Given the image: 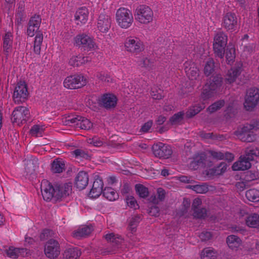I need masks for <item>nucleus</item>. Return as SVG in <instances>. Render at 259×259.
Listing matches in <instances>:
<instances>
[{
    "label": "nucleus",
    "instance_id": "nucleus-22",
    "mask_svg": "<svg viewBox=\"0 0 259 259\" xmlns=\"http://www.w3.org/2000/svg\"><path fill=\"white\" fill-rule=\"evenodd\" d=\"M94 230L93 227L90 226H81L77 230L74 231L73 236L79 239L82 237H85L89 236Z\"/></svg>",
    "mask_w": 259,
    "mask_h": 259
},
{
    "label": "nucleus",
    "instance_id": "nucleus-11",
    "mask_svg": "<svg viewBox=\"0 0 259 259\" xmlns=\"http://www.w3.org/2000/svg\"><path fill=\"white\" fill-rule=\"evenodd\" d=\"M45 253L50 259L56 258L60 253V247L58 242L53 239L49 240L45 245Z\"/></svg>",
    "mask_w": 259,
    "mask_h": 259
},
{
    "label": "nucleus",
    "instance_id": "nucleus-33",
    "mask_svg": "<svg viewBox=\"0 0 259 259\" xmlns=\"http://www.w3.org/2000/svg\"><path fill=\"white\" fill-rule=\"evenodd\" d=\"M102 195L109 201H114L118 198V194L111 187L105 188L103 190Z\"/></svg>",
    "mask_w": 259,
    "mask_h": 259
},
{
    "label": "nucleus",
    "instance_id": "nucleus-48",
    "mask_svg": "<svg viewBox=\"0 0 259 259\" xmlns=\"http://www.w3.org/2000/svg\"><path fill=\"white\" fill-rule=\"evenodd\" d=\"M81 118V116H76L72 117L68 116L63 122L66 125L72 126L74 125L77 126V123H78L79 119Z\"/></svg>",
    "mask_w": 259,
    "mask_h": 259
},
{
    "label": "nucleus",
    "instance_id": "nucleus-44",
    "mask_svg": "<svg viewBox=\"0 0 259 259\" xmlns=\"http://www.w3.org/2000/svg\"><path fill=\"white\" fill-rule=\"evenodd\" d=\"M71 153L75 158H81L85 159H90L91 158V156L88 153V152L84 150L77 149L72 151Z\"/></svg>",
    "mask_w": 259,
    "mask_h": 259
},
{
    "label": "nucleus",
    "instance_id": "nucleus-40",
    "mask_svg": "<svg viewBox=\"0 0 259 259\" xmlns=\"http://www.w3.org/2000/svg\"><path fill=\"white\" fill-rule=\"evenodd\" d=\"M187 188L193 190L197 193H205L208 191V185L205 183L201 185H189Z\"/></svg>",
    "mask_w": 259,
    "mask_h": 259
},
{
    "label": "nucleus",
    "instance_id": "nucleus-41",
    "mask_svg": "<svg viewBox=\"0 0 259 259\" xmlns=\"http://www.w3.org/2000/svg\"><path fill=\"white\" fill-rule=\"evenodd\" d=\"M77 127L82 130H89L93 127V123L88 119L81 117V119H79Z\"/></svg>",
    "mask_w": 259,
    "mask_h": 259
},
{
    "label": "nucleus",
    "instance_id": "nucleus-30",
    "mask_svg": "<svg viewBox=\"0 0 259 259\" xmlns=\"http://www.w3.org/2000/svg\"><path fill=\"white\" fill-rule=\"evenodd\" d=\"M259 178V172L255 170L245 171L241 176V179L244 181L243 183L251 182Z\"/></svg>",
    "mask_w": 259,
    "mask_h": 259
},
{
    "label": "nucleus",
    "instance_id": "nucleus-24",
    "mask_svg": "<svg viewBox=\"0 0 259 259\" xmlns=\"http://www.w3.org/2000/svg\"><path fill=\"white\" fill-rule=\"evenodd\" d=\"M6 253L8 256L12 258H17L19 255L24 256L27 254V249L24 248H16L10 246L8 250H6Z\"/></svg>",
    "mask_w": 259,
    "mask_h": 259
},
{
    "label": "nucleus",
    "instance_id": "nucleus-31",
    "mask_svg": "<svg viewBox=\"0 0 259 259\" xmlns=\"http://www.w3.org/2000/svg\"><path fill=\"white\" fill-rule=\"evenodd\" d=\"M204 108L205 105L203 103H199L194 106H192L190 107L188 111L186 112V117L188 118H192L199 113Z\"/></svg>",
    "mask_w": 259,
    "mask_h": 259
},
{
    "label": "nucleus",
    "instance_id": "nucleus-63",
    "mask_svg": "<svg viewBox=\"0 0 259 259\" xmlns=\"http://www.w3.org/2000/svg\"><path fill=\"white\" fill-rule=\"evenodd\" d=\"M202 241H206L209 240L212 237V234L209 232L203 231L199 236Z\"/></svg>",
    "mask_w": 259,
    "mask_h": 259
},
{
    "label": "nucleus",
    "instance_id": "nucleus-38",
    "mask_svg": "<svg viewBox=\"0 0 259 259\" xmlns=\"http://www.w3.org/2000/svg\"><path fill=\"white\" fill-rule=\"evenodd\" d=\"M141 220V217L139 215H136L132 217L129 222L128 230L132 233H134L137 231V227Z\"/></svg>",
    "mask_w": 259,
    "mask_h": 259
},
{
    "label": "nucleus",
    "instance_id": "nucleus-15",
    "mask_svg": "<svg viewBox=\"0 0 259 259\" xmlns=\"http://www.w3.org/2000/svg\"><path fill=\"white\" fill-rule=\"evenodd\" d=\"M74 45L87 51L93 49L95 45L93 38L84 33L76 35L74 38Z\"/></svg>",
    "mask_w": 259,
    "mask_h": 259
},
{
    "label": "nucleus",
    "instance_id": "nucleus-12",
    "mask_svg": "<svg viewBox=\"0 0 259 259\" xmlns=\"http://www.w3.org/2000/svg\"><path fill=\"white\" fill-rule=\"evenodd\" d=\"M97 101L100 107L109 110L114 108L116 106L117 98L113 94L106 93L101 95Z\"/></svg>",
    "mask_w": 259,
    "mask_h": 259
},
{
    "label": "nucleus",
    "instance_id": "nucleus-3",
    "mask_svg": "<svg viewBox=\"0 0 259 259\" xmlns=\"http://www.w3.org/2000/svg\"><path fill=\"white\" fill-rule=\"evenodd\" d=\"M259 128V119L252 120L251 123H246L236 134L242 142H252L256 140V135L251 131Z\"/></svg>",
    "mask_w": 259,
    "mask_h": 259
},
{
    "label": "nucleus",
    "instance_id": "nucleus-52",
    "mask_svg": "<svg viewBox=\"0 0 259 259\" xmlns=\"http://www.w3.org/2000/svg\"><path fill=\"white\" fill-rule=\"evenodd\" d=\"M41 22V19L40 15H35L31 17L28 22V23L32 25L36 29H38Z\"/></svg>",
    "mask_w": 259,
    "mask_h": 259
},
{
    "label": "nucleus",
    "instance_id": "nucleus-39",
    "mask_svg": "<svg viewBox=\"0 0 259 259\" xmlns=\"http://www.w3.org/2000/svg\"><path fill=\"white\" fill-rule=\"evenodd\" d=\"M135 190L137 194L141 198H146L149 195L148 189L142 184H136Z\"/></svg>",
    "mask_w": 259,
    "mask_h": 259
},
{
    "label": "nucleus",
    "instance_id": "nucleus-57",
    "mask_svg": "<svg viewBox=\"0 0 259 259\" xmlns=\"http://www.w3.org/2000/svg\"><path fill=\"white\" fill-rule=\"evenodd\" d=\"M103 190V189L101 188H96L95 187H92L90 192V195H91V197H98L101 194H102Z\"/></svg>",
    "mask_w": 259,
    "mask_h": 259
},
{
    "label": "nucleus",
    "instance_id": "nucleus-53",
    "mask_svg": "<svg viewBox=\"0 0 259 259\" xmlns=\"http://www.w3.org/2000/svg\"><path fill=\"white\" fill-rule=\"evenodd\" d=\"M127 205L131 208L136 209L139 207L137 204V200L132 196H127L125 198Z\"/></svg>",
    "mask_w": 259,
    "mask_h": 259
},
{
    "label": "nucleus",
    "instance_id": "nucleus-34",
    "mask_svg": "<svg viewBox=\"0 0 259 259\" xmlns=\"http://www.w3.org/2000/svg\"><path fill=\"white\" fill-rule=\"evenodd\" d=\"M215 63L212 58H209L206 62L204 67V73L208 76L215 71Z\"/></svg>",
    "mask_w": 259,
    "mask_h": 259
},
{
    "label": "nucleus",
    "instance_id": "nucleus-26",
    "mask_svg": "<svg viewBox=\"0 0 259 259\" xmlns=\"http://www.w3.org/2000/svg\"><path fill=\"white\" fill-rule=\"evenodd\" d=\"M205 159L206 155L204 152L195 154L193 157V160L190 163V166L192 168L196 169L198 166L204 164Z\"/></svg>",
    "mask_w": 259,
    "mask_h": 259
},
{
    "label": "nucleus",
    "instance_id": "nucleus-20",
    "mask_svg": "<svg viewBox=\"0 0 259 259\" xmlns=\"http://www.w3.org/2000/svg\"><path fill=\"white\" fill-rule=\"evenodd\" d=\"M238 161L235 162L232 165V169L234 171L245 170L250 168L251 163L247 160L243 155H241Z\"/></svg>",
    "mask_w": 259,
    "mask_h": 259
},
{
    "label": "nucleus",
    "instance_id": "nucleus-27",
    "mask_svg": "<svg viewBox=\"0 0 259 259\" xmlns=\"http://www.w3.org/2000/svg\"><path fill=\"white\" fill-rule=\"evenodd\" d=\"M88 10L85 7H82L77 10L75 14V19L81 24H84L88 20Z\"/></svg>",
    "mask_w": 259,
    "mask_h": 259
},
{
    "label": "nucleus",
    "instance_id": "nucleus-46",
    "mask_svg": "<svg viewBox=\"0 0 259 259\" xmlns=\"http://www.w3.org/2000/svg\"><path fill=\"white\" fill-rule=\"evenodd\" d=\"M225 105V101L223 100H221L215 102L211 105H210L207 109V110L210 113H213L218 110L220 109Z\"/></svg>",
    "mask_w": 259,
    "mask_h": 259
},
{
    "label": "nucleus",
    "instance_id": "nucleus-4",
    "mask_svg": "<svg viewBox=\"0 0 259 259\" xmlns=\"http://www.w3.org/2000/svg\"><path fill=\"white\" fill-rule=\"evenodd\" d=\"M228 41V36L223 32H219L213 39V49L216 57L224 58Z\"/></svg>",
    "mask_w": 259,
    "mask_h": 259
},
{
    "label": "nucleus",
    "instance_id": "nucleus-16",
    "mask_svg": "<svg viewBox=\"0 0 259 259\" xmlns=\"http://www.w3.org/2000/svg\"><path fill=\"white\" fill-rule=\"evenodd\" d=\"M125 47L127 51L137 54L144 50V46L139 38L128 37L126 39Z\"/></svg>",
    "mask_w": 259,
    "mask_h": 259
},
{
    "label": "nucleus",
    "instance_id": "nucleus-9",
    "mask_svg": "<svg viewBox=\"0 0 259 259\" xmlns=\"http://www.w3.org/2000/svg\"><path fill=\"white\" fill-rule=\"evenodd\" d=\"M28 96L27 84L24 81L17 83L13 95V100L15 103L20 104L25 101Z\"/></svg>",
    "mask_w": 259,
    "mask_h": 259
},
{
    "label": "nucleus",
    "instance_id": "nucleus-7",
    "mask_svg": "<svg viewBox=\"0 0 259 259\" xmlns=\"http://www.w3.org/2000/svg\"><path fill=\"white\" fill-rule=\"evenodd\" d=\"M116 17L119 25L123 28L129 27L133 22L132 13L125 8L119 9L116 12Z\"/></svg>",
    "mask_w": 259,
    "mask_h": 259
},
{
    "label": "nucleus",
    "instance_id": "nucleus-55",
    "mask_svg": "<svg viewBox=\"0 0 259 259\" xmlns=\"http://www.w3.org/2000/svg\"><path fill=\"white\" fill-rule=\"evenodd\" d=\"M16 21L15 23L18 25L22 24V23L25 21L26 15L25 12H21L20 11H17L15 15Z\"/></svg>",
    "mask_w": 259,
    "mask_h": 259
},
{
    "label": "nucleus",
    "instance_id": "nucleus-28",
    "mask_svg": "<svg viewBox=\"0 0 259 259\" xmlns=\"http://www.w3.org/2000/svg\"><path fill=\"white\" fill-rule=\"evenodd\" d=\"M243 156L247 160L250 162L251 161L254 160L255 157H259V149L257 147H247Z\"/></svg>",
    "mask_w": 259,
    "mask_h": 259
},
{
    "label": "nucleus",
    "instance_id": "nucleus-25",
    "mask_svg": "<svg viewBox=\"0 0 259 259\" xmlns=\"http://www.w3.org/2000/svg\"><path fill=\"white\" fill-rule=\"evenodd\" d=\"M81 255L80 250L77 247L66 249L62 254L63 259H77Z\"/></svg>",
    "mask_w": 259,
    "mask_h": 259
},
{
    "label": "nucleus",
    "instance_id": "nucleus-51",
    "mask_svg": "<svg viewBox=\"0 0 259 259\" xmlns=\"http://www.w3.org/2000/svg\"><path fill=\"white\" fill-rule=\"evenodd\" d=\"M202 259H215L214 252L209 248H205L203 250L201 254Z\"/></svg>",
    "mask_w": 259,
    "mask_h": 259
},
{
    "label": "nucleus",
    "instance_id": "nucleus-56",
    "mask_svg": "<svg viewBox=\"0 0 259 259\" xmlns=\"http://www.w3.org/2000/svg\"><path fill=\"white\" fill-rule=\"evenodd\" d=\"M143 67H146L148 69H152L154 66V60L150 59L147 58H143L142 59Z\"/></svg>",
    "mask_w": 259,
    "mask_h": 259
},
{
    "label": "nucleus",
    "instance_id": "nucleus-18",
    "mask_svg": "<svg viewBox=\"0 0 259 259\" xmlns=\"http://www.w3.org/2000/svg\"><path fill=\"white\" fill-rule=\"evenodd\" d=\"M111 25L110 17L105 14H101L98 20L97 28L103 33L107 32Z\"/></svg>",
    "mask_w": 259,
    "mask_h": 259
},
{
    "label": "nucleus",
    "instance_id": "nucleus-50",
    "mask_svg": "<svg viewBox=\"0 0 259 259\" xmlns=\"http://www.w3.org/2000/svg\"><path fill=\"white\" fill-rule=\"evenodd\" d=\"M35 170V166L31 160H27L25 165V171L27 175H33Z\"/></svg>",
    "mask_w": 259,
    "mask_h": 259
},
{
    "label": "nucleus",
    "instance_id": "nucleus-2",
    "mask_svg": "<svg viewBox=\"0 0 259 259\" xmlns=\"http://www.w3.org/2000/svg\"><path fill=\"white\" fill-rule=\"evenodd\" d=\"M224 78L220 74L212 75L203 89L201 97L204 100L213 97L221 89Z\"/></svg>",
    "mask_w": 259,
    "mask_h": 259
},
{
    "label": "nucleus",
    "instance_id": "nucleus-35",
    "mask_svg": "<svg viewBox=\"0 0 259 259\" xmlns=\"http://www.w3.org/2000/svg\"><path fill=\"white\" fill-rule=\"evenodd\" d=\"M246 224L250 227H258L259 226V215L253 213L249 215L246 219Z\"/></svg>",
    "mask_w": 259,
    "mask_h": 259
},
{
    "label": "nucleus",
    "instance_id": "nucleus-17",
    "mask_svg": "<svg viewBox=\"0 0 259 259\" xmlns=\"http://www.w3.org/2000/svg\"><path fill=\"white\" fill-rule=\"evenodd\" d=\"M223 26L227 30H236L237 26V18L234 13L228 12L223 18Z\"/></svg>",
    "mask_w": 259,
    "mask_h": 259
},
{
    "label": "nucleus",
    "instance_id": "nucleus-60",
    "mask_svg": "<svg viewBox=\"0 0 259 259\" xmlns=\"http://www.w3.org/2000/svg\"><path fill=\"white\" fill-rule=\"evenodd\" d=\"M227 165L225 162H221L219 165L215 168V173L217 175H221L224 173L227 169Z\"/></svg>",
    "mask_w": 259,
    "mask_h": 259
},
{
    "label": "nucleus",
    "instance_id": "nucleus-59",
    "mask_svg": "<svg viewBox=\"0 0 259 259\" xmlns=\"http://www.w3.org/2000/svg\"><path fill=\"white\" fill-rule=\"evenodd\" d=\"M209 153L214 159L222 160L224 159V154L221 151H210Z\"/></svg>",
    "mask_w": 259,
    "mask_h": 259
},
{
    "label": "nucleus",
    "instance_id": "nucleus-13",
    "mask_svg": "<svg viewBox=\"0 0 259 259\" xmlns=\"http://www.w3.org/2000/svg\"><path fill=\"white\" fill-rule=\"evenodd\" d=\"M86 84L85 80L81 75L75 74L67 77L64 81L65 88L74 89L80 88Z\"/></svg>",
    "mask_w": 259,
    "mask_h": 259
},
{
    "label": "nucleus",
    "instance_id": "nucleus-14",
    "mask_svg": "<svg viewBox=\"0 0 259 259\" xmlns=\"http://www.w3.org/2000/svg\"><path fill=\"white\" fill-rule=\"evenodd\" d=\"M152 149L154 155L160 158H168L172 153V149L169 145L160 142L154 144Z\"/></svg>",
    "mask_w": 259,
    "mask_h": 259
},
{
    "label": "nucleus",
    "instance_id": "nucleus-42",
    "mask_svg": "<svg viewBox=\"0 0 259 259\" xmlns=\"http://www.w3.org/2000/svg\"><path fill=\"white\" fill-rule=\"evenodd\" d=\"M199 69L194 64L191 65L188 68H186V72L189 77L190 78H191V79L192 80L196 79V77L199 75Z\"/></svg>",
    "mask_w": 259,
    "mask_h": 259
},
{
    "label": "nucleus",
    "instance_id": "nucleus-32",
    "mask_svg": "<svg viewBox=\"0 0 259 259\" xmlns=\"http://www.w3.org/2000/svg\"><path fill=\"white\" fill-rule=\"evenodd\" d=\"M104 237L108 242L112 243L113 247H116V249L117 246L122 243L121 236L118 235L115 236L114 233H110L105 235Z\"/></svg>",
    "mask_w": 259,
    "mask_h": 259
},
{
    "label": "nucleus",
    "instance_id": "nucleus-43",
    "mask_svg": "<svg viewBox=\"0 0 259 259\" xmlns=\"http://www.w3.org/2000/svg\"><path fill=\"white\" fill-rule=\"evenodd\" d=\"M239 70L238 69L228 70L225 78L226 82L228 83L233 82L239 75Z\"/></svg>",
    "mask_w": 259,
    "mask_h": 259
},
{
    "label": "nucleus",
    "instance_id": "nucleus-1",
    "mask_svg": "<svg viewBox=\"0 0 259 259\" xmlns=\"http://www.w3.org/2000/svg\"><path fill=\"white\" fill-rule=\"evenodd\" d=\"M71 183L57 182L52 184L48 181H44L41 184V192L45 200L50 201L53 197L62 200L72 193Z\"/></svg>",
    "mask_w": 259,
    "mask_h": 259
},
{
    "label": "nucleus",
    "instance_id": "nucleus-47",
    "mask_svg": "<svg viewBox=\"0 0 259 259\" xmlns=\"http://www.w3.org/2000/svg\"><path fill=\"white\" fill-rule=\"evenodd\" d=\"M184 113L183 112H179L175 113L169 119V122L171 125H175L180 123L184 118Z\"/></svg>",
    "mask_w": 259,
    "mask_h": 259
},
{
    "label": "nucleus",
    "instance_id": "nucleus-21",
    "mask_svg": "<svg viewBox=\"0 0 259 259\" xmlns=\"http://www.w3.org/2000/svg\"><path fill=\"white\" fill-rule=\"evenodd\" d=\"M226 243L230 249L236 250L241 246L242 241L238 236L230 235L227 237Z\"/></svg>",
    "mask_w": 259,
    "mask_h": 259
},
{
    "label": "nucleus",
    "instance_id": "nucleus-23",
    "mask_svg": "<svg viewBox=\"0 0 259 259\" xmlns=\"http://www.w3.org/2000/svg\"><path fill=\"white\" fill-rule=\"evenodd\" d=\"M13 45V35L10 32L5 33L3 37V50L6 56L11 52Z\"/></svg>",
    "mask_w": 259,
    "mask_h": 259
},
{
    "label": "nucleus",
    "instance_id": "nucleus-54",
    "mask_svg": "<svg viewBox=\"0 0 259 259\" xmlns=\"http://www.w3.org/2000/svg\"><path fill=\"white\" fill-rule=\"evenodd\" d=\"M150 94L153 99L155 100H160L164 97L163 91L160 89H152Z\"/></svg>",
    "mask_w": 259,
    "mask_h": 259
},
{
    "label": "nucleus",
    "instance_id": "nucleus-58",
    "mask_svg": "<svg viewBox=\"0 0 259 259\" xmlns=\"http://www.w3.org/2000/svg\"><path fill=\"white\" fill-rule=\"evenodd\" d=\"M116 250V247H112L111 248L107 247L104 249H101L99 250V252L100 254L102 255H106L107 254H111L115 253V251Z\"/></svg>",
    "mask_w": 259,
    "mask_h": 259
},
{
    "label": "nucleus",
    "instance_id": "nucleus-36",
    "mask_svg": "<svg viewBox=\"0 0 259 259\" xmlns=\"http://www.w3.org/2000/svg\"><path fill=\"white\" fill-rule=\"evenodd\" d=\"M225 52L226 61L228 64H231L234 62L236 57L235 49L234 47L228 46Z\"/></svg>",
    "mask_w": 259,
    "mask_h": 259
},
{
    "label": "nucleus",
    "instance_id": "nucleus-64",
    "mask_svg": "<svg viewBox=\"0 0 259 259\" xmlns=\"http://www.w3.org/2000/svg\"><path fill=\"white\" fill-rule=\"evenodd\" d=\"M148 213L152 216L158 217L159 214V208L155 205H153L150 207Z\"/></svg>",
    "mask_w": 259,
    "mask_h": 259
},
{
    "label": "nucleus",
    "instance_id": "nucleus-37",
    "mask_svg": "<svg viewBox=\"0 0 259 259\" xmlns=\"http://www.w3.org/2000/svg\"><path fill=\"white\" fill-rule=\"evenodd\" d=\"M245 196L247 199L250 201H259V191L255 189H251L246 192Z\"/></svg>",
    "mask_w": 259,
    "mask_h": 259
},
{
    "label": "nucleus",
    "instance_id": "nucleus-8",
    "mask_svg": "<svg viewBox=\"0 0 259 259\" xmlns=\"http://www.w3.org/2000/svg\"><path fill=\"white\" fill-rule=\"evenodd\" d=\"M136 13L135 19L141 23L147 24L153 20V12L148 6H140L137 8Z\"/></svg>",
    "mask_w": 259,
    "mask_h": 259
},
{
    "label": "nucleus",
    "instance_id": "nucleus-5",
    "mask_svg": "<svg viewBox=\"0 0 259 259\" xmlns=\"http://www.w3.org/2000/svg\"><path fill=\"white\" fill-rule=\"evenodd\" d=\"M259 102V89L252 87L247 90L243 103L246 110L251 111Z\"/></svg>",
    "mask_w": 259,
    "mask_h": 259
},
{
    "label": "nucleus",
    "instance_id": "nucleus-10",
    "mask_svg": "<svg viewBox=\"0 0 259 259\" xmlns=\"http://www.w3.org/2000/svg\"><path fill=\"white\" fill-rule=\"evenodd\" d=\"M38 30L32 25L28 23L27 34L30 37H32L34 35L35 32L37 33L34 41L33 51L36 54L39 55L40 52L41 46L43 40V35L40 31H37Z\"/></svg>",
    "mask_w": 259,
    "mask_h": 259
},
{
    "label": "nucleus",
    "instance_id": "nucleus-62",
    "mask_svg": "<svg viewBox=\"0 0 259 259\" xmlns=\"http://www.w3.org/2000/svg\"><path fill=\"white\" fill-rule=\"evenodd\" d=\"M97 77L102 81L106 82H112V78L107 74L98 73L97 74Z\"/></svg>",
    "mask_w": 259,
    "mask_h": 259
},
{
    "label": "nucleus",
    "instance_id": "nucleus-45",
    "mask_svg": "<svg viewBox=\"0 0 259 259\" xmlns=\"http://www.w3.org/2000/svg\"><path fill=\"white\" fill-rule=\"evenodd\" d=\"M193 211V215L195 218L204 219L207 217V210L204 207H199Z\"/></svg>",
    "mask_w": 259,
    "mask_h": 259
},
{
    "label": "nucleus",
    "instance_id": "nucleus-61",
    "mask_svg": "<svg viewBox=\"0 0 259 259\" xmlns=\"http://www.w3.org/2000/svg\"><path fill=\"white\" fill-rule=\"evenodd\" d=\"M103 186L104 184L102 179L99 176H96L95 177V180L93 183L92 187L103 189Z\"/></svg>",
    "mask_w": 259,
    "mask_h": 259
},
{
    "label": "nucleus",
    "instance_id": "nucleus-6",
    "mask_svg": "<svg viewBox=\"0 0 259 259\" xmlns=\"http://www.w3.org/2000/svg\"><path fill=\"white\" fill-rule=\"evenodd\" d=\"M30 117L28 108L24 106L15 108L12 113L11 121L13 123H16L19 126L26 122Z\"/></svg>",
    "mask_w": 259,
    "mask_h": 259
},
{
    "label": "nucleus",
    "instance_id": "nucleus-29",
    "mask_svg": "<svg viewBox=\"0 0 259 259\" xmlns=\"http://www.w3.org/2000/svg\"><path fill=\"white\" fill-rule=\"evenodd\" d=\"M65 169V163L62 159L56 158L51 163V170L54 173H61Z\"/></svg>",
    "mask_w": 259,
    "mask_h": 259
},
{
    "label": "nucleus",
    "instance_id": "nucleus-49",
    "mask_svg": "<svg viewBox=\"0 0 259 259\" xmlns=\"http://www.w3.org/2000/svg\"><path fill=\"white\" fill-rule=\"evenodd\" d=\"M84 60L81 56H72L69 61V64L73 67H78L84 64Z\"/></svg>",
    "mask_w": 259,
    "mask_h": 259
},
{
    "label": "nucleus",
    "instance_id": "nucleus-19",
    "mask_svg": "<svg viewBox=\"0 0 259 259\" xmlns=\"http://www.w3.org/2000/svg\"><path fill=\"white\" fill-rule=\"evenodd\" d=\"M89 183V176L87 172L80 171L75 179V186L79 190L85 188Z\"/></svg>",
    "mask_w": 259,
    "mask_h": 259
}]
</instances>
